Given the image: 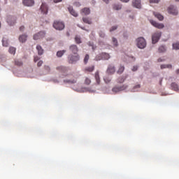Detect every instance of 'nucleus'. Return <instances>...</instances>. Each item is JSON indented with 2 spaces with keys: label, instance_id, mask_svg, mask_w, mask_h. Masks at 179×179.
<instances>
[{
  "label": "nucleus",
  "instance_id": "13d9d810",
  "mask_svg": "<svg viewBox=\"0 0 179 179\" xmlns=\"http://www.w3.org/2000/svg\"><path fill=\"white\" fill-rule=\"evenodd\" d=\"M81 29H82L83 30H85V28H84V27H81Z\"/></svg>",
  "mask_w": 179,
  "mask_h": 179
},
{
  "label": "nucleus",
  "instance_id": "4468645a",
  "mask_svg": "<svg viewBox=\"0 0 179 179\" xmlns=\"http://www.w3.org/2000/svg\"><path fill=\"white\" fill-rule=\"evenodd\" d=\"M22 3L24 6H33L34 0H23Z\"/></svg>",
  "mask_w": 179,
  "mask_h": 179
},
{
  "label": "nucleus",
  "instance_id": "a878e982",
  "mask_svg": "<svg viewBox=\"0 0 179 179\" xmlns=\"http://www.w3.org/2000/svg\"><path fill=\"white\" fill-rule=\"evenodd\" d=\"M171 87L172 90H175V92H177L178 90V85L176 83H172L171 85Z\"/></svg>",
  "mask_w": 179,
  "mask_h": 179
},
{
  "label": "nucleus",
  "instance_id": "20e7f679",
  "mask_svg": "<svg viewBox=\"0 0 179 179\" xmlns=\"http://www.w3.org/2000/svg\"><path fill=\"white\" fill-rule=\"evenodd\" d=\"M128 86L127 85H116L112 89V92L113 93H119V92H122L123 90H125Z\"/></svg>",
  "mask_w": 179,
  "mask_h": 179
},
{
  "label": "nucleus",
  "instance_id": "7ed1b4c3",
  "mask_svg": "<svg viewBox=\"0 0 179 179\" xmlns=\"http://www.w3.org/2000/svg\"><path fill=\"white\" fill-rule=\"evenodd\" d=\"M136 41L137 47H138V48L143 49L145 48V47H146V41L143 37H140L137 38Z\"/></svg>",
  "mask_w": 179,
  "mask_h": 179
},
{
  "label": "nucleus",
  "instance_id": "473e14b6",
  "mask_svg": "<svg viewBox=\"0 0 179 179\" xmlns=\"http://www.w3.org/2000/svg\"><path fill=\"white\" fill-rule=\"evenodd\" d=\"M75 41L76 44H80V43H82V39H80V37H79L78 36H76L75 37Z\"/></svg>",
  "mask_w": 179,
  "mask_h": 179
},
{
  "label": "nucleus",
  "instance_id": "603ef678",
  "mask_svg": "<svg viewBox=\"0 0 179 179\" xmlns=\"http://www.w3.org/2000/svg\"><path fill=\"white\" fill-rule=\"evenodd\" d=\"M163 61H166V59H163L162 58L158 59L159 62H163Z\"/></svg>",
  "mask_w": 179,
  "mask_h": 179
},
{
  "label": "nucleus",
  "instance_id": "412c9836",
  "mask_svg": "<svg viewBox=\"0 0 179 179\" xmlns=\"http://www.w3.org/2000/svg\"><path fill=\"white\" fill-rule=\"evenodd\" d=\"M36 50L38 51V55H43V54L44 53V50L43 49V48L40 45H38L36 46Z\"/></svg>",
  "mask_w": 179,
  "mask_h": 179
},
{
  "label": "nucleus",
  "instance_id": "5fc2aeb1",
  "mask_svg": "<svg viewBox=\"0 0 179 179\" xmlns=\"http://www.w3.org/2000/svg\"><path fill=\"white\" fill-rule=\"evenodd\" d=\"M45 69H46V71H50V66H45Z\"/></svg>",
  "mask_w": 179,
  "mask_h": 179
},
{
  "label": "nucleus",
  "instance_id": "c03bdc74",
  "mask_svg": "<svg viewBox=\"0 0 179 179\" xmlns=\"http://www.w3.org/2000/svg\"><path fill=\"white\" fill-rule=\"evenodd\" d=\"M99 36H100L102 38H104V37H106V34H104V32H103V31H100V32H99Z\"/></svg>",
  "mask_w": 179,
  "mask_h": 179
},
{
  "label": "nucleus",
  "instance_id": "052dcab7",
  "mask_svg": "<svg viewBox=\"0 0 179 179\" xmlns=\"http://www.w3.org/2000/svg\"><path fill=\"white\" fill-rule=\"evenodd\" d=\"M0 27H1V23H0Z\"/></svg>",
  "mask_w": 179,
  "mask_h": 179
},
{
  "label": "nucleus",
  "instance_id": "c85d7f7f",
  "mask_svg": "<svg viewBox=\"0 0 179 179\" xmlns=\"http://www.w3.org/2000/svg\"><path fill=\"white\" fill-rule=\"evenodd\" d=\"M64 83H70L71 85H73V83H76V79L73 80H64Z\"/></svg>",
  "mask_w": 179,
  "mask_h": 179
},
{
  "label": "nucleus",
  "instance_id": "4d7b16f0",
  "mask_svg": "<svg viewBox=\"0 0 179 179\" xmlns=\"http://www.w3.org/2000/svg\"><path fill=\"white\" fill-rule=\"evenodd\" d=\"M177 75H179V69L176 70Z\"/></svg>",
  "mask_w": 179,
  "mask_h": 179
},
{
  "label": "nucleus",
  "instance_id": "ddd939ff",
  "mask_svg": "<svg viewBox=\"0 0 179 179\" xmlns=\"http://www.w3.org/2000/svg\"><path fill=\"white\" fill-rule=\"evenodd\" d=\"M69 50L75 55H76L78 54V51H79V49H78V46L76 45H71Z\"/></svg>",
  "mask_w": 179,
  "mask_h": 179
},
{
  "label": "nucleus",
  "instance_id": "f257e3e1",
  "mask_svg": "<svg viewBox=\"0 0 179 179\" xmlns=\"http://www.w3.org/2000/svg\"><path fill=\"white\" fill-rule=\"evenodd\" d=\"M53 27L56 30H64L65 29V24L61 21L56 20L53 23Z\"/></svg>",
  "mask_w": 179,
  "mask_h": 179
},
{
  "label": "nucleus",
  "instance_id": "aec40b11",
  "mask_svg": "<svg viewBox=\"0 0 179 179\" xmlns=\"http://www.w3.org/2000/svg\"><path fill=\"white\" fill-rule=\"evenodd\" d=\"M27 40V35L26 34H22L19 37V41H20V43H26Z\"/></svg>",
  "mask_w": 179,
  "mask_h": 179
},
{
  "label": "nucleus",
  "instance_id": "de8ad7c7",
  "mask_svg": "<svg viewBox=\"0 0 179 179\" xmlns=\"http://www.w3.org/2000/svg\"><path fill=\"white\" fill-rule=\"evenodd\" d=\"M131 71H133V72L138 71V66H134Z\"/></svg>",
  "mask_w": 179,
  "mask_h": 179
},
{
  "label": "nucleus",
  "instance_id": "a211bd4d",
  "mask_svg": "<svg viewBox=\"0 0 179 179\" xmlns=\"http://www.w3.org/2000/svg\"><path fill=\"white\" fill-rule=\"evenodd\" d=\"M68 9L72 16H74V17H78V13H76V11L73 10V8L72 6H69Z\"/></svg>",
  "mask_w": 179,
  "mask_h": 179
},
{
  "label": "nucleus",
  "instance_id": "7c9ffc66",
  "mask_svg": "<svg viewBox=\"0 0 179 179\" xmlns=\"http://www.w3.org/2000/svg\"><path fill=\"white\" fill-rule=\"evenodd\" d=\"M8 51L10 54H13V55H15V54L16 53V48H15L14 47H10Z\"/></svg>",
  "mask_w": 179,
  "mask_h": 179
},
{
  "label": "nucleus",
  "instance_id": "09e8293b",
  "mask_svg": "<svg viewBox=\"0 0 179 179\" xmlns=\"http://www.w3.org/2000/svg\"><path fill=\"white\" fill-rule=\"evenodd\" d=\"M41 65H43V61H39L38 62V64H37V66H38V67H40V66H41Z\"/></svg>",
  "mask_w": 179,
  "mask_h": 179
},
{
  "label": "nucleus",
  "instance_id": "a18cd8bd",
  "mask_svg": "<svg viewBox=\"0 0 179 179\" xmlns=\"http://www.w3.org/2000/svg\"><path fill=\"white\" fill-rule=\"evenodd\" d=\"M40 59V57H38V56H35L34 57V62H37V61H38Z\"/></svg>",
  "mask_w": 179,
  "mask_h": 179
},
{
  "label": "nucleus",
  "instance_id": "dca6fc26",
  "mask_svg": "<svg viewBox=\"0 0 179 179\" xmlns=\"http://www.w3.org/2000/svg\"><path fill=\"white\" fill-rule=\"evenodd\" d=\"M127 78H128V74H124L119 77L117 80V83H124V82H125L127 80Z\"/></svg>",
  "mask_w": 179,
  "mask_h": 179
},
{
  "label": "nucleus",
  "instance_id": "0eeeda50",
  "mask_svg": "<svg viewBox=\"0 0 179 179\" xmlns=\"http://www.w3.org/2000/svg\"><path fill=\"white\" fill-rule=\"evenodd\" d=\"M45 37V31H39L37 34H35L33 36L34 40H41V38H44Z\"/></svg>",
  "mask_w": 179,
  "mask_h": 179
},
{
  "label": "nucleus",
  "instance_id": "864d4df0",
  "mask_svg": "<svg viewBox=\"0 0 179 179\" xmlns=\"http://www.w3.org/2000/svg\"><path fill=\"white\" fill-rule=\"evenodd\" d=\"M105 3H109L110 1L111 0H102Z\"/></svg>",
  "mask_w": 179,
  "mask_h": 179
},
{
  "label": "nucleus",
  "instance_id": "37998d69",
  "mask_svg": "<svg viewBox=\"0 0 179 179\" xmlns=\"http://www.w3.org/2000/svg\"><path fill=\"white\" fill-rule=\"evenodd\" d=\"M160 0H150V3H159Z\"/></svg>",
  "mask_w": 179,
  "mask_h": 179
},
{
  "label": "nucleus",
  "instance_id": "9d476101",
  "mask_svg": "<svg viewBox=\"0 0 179 179\" xmlns=\"http://www.w3.org/2000/svg\"><path fill=\"white\" fill-rule=\"evenodd\" d=\"M7 23L10 26H13V24H15L16 23V17L9 15L7 18Z\"/></svg>",
  "mask_w": 179,
  "mask_h": 179
},
{
  "label": "nucleus",
  "instance_id": "c9c22d12",
  "mask_svg": "<svg viewBox=\"0 0 179 179\" xmlns=\"http://www.w3.org/2000/svg\"><path fill=\"white\" fill-rule=\"evenodd\" d=\"M90 57L89 56V55H86L84 57V64L86 65L87 64V62H89V59H90Z\"/></svg>",
  "mask_w": 179,
  "mask_h": 179
},
{
  "label": "nucleus",
  "instance_id": "79ce46f5",
  "mask_svg": "<svg viewBox=\"0 0 179 179\" xmlns=\"http://www.w3.org/2000/svg\"><path fill=\"white\" fill-rule=\"evenodd\" d=\"M138 89H141V85L134 86L133 88V92H138Z\"/></svg>",
  "mask_w": 179,
  "mask_h": 179
},
{
  "label": "nucleus",
  "instance_id": "f03ea898",
  "mask_svg": "<svg viewBox=\"0 0 179 179\" xmlns=\"http://www.w3.org/2000/svg\"><path fill=\"white\" fill-rule=\"evenodd\" d=\"M57 71H59L62 75V78H65V76H68V68L62 66H57L56 68Z\"/></svg>",
  "mask_w": 179,
  "mask_h": 179
},
{
  "label": "nucleus",
  "instance_id": "bf43d9fd",
  "mask_svg": "<svg viewBox=\"0 0 179 179\" xmlns=\"http://www.w3.org/2000/svg\"><path fill=\"white\" fill-rule=\"evenodd\" d=\"M176 2H179V0H176Z\"/></svg>",
  "mask_w": 179,
  "mask_h": 179
},
{
  "label": "nucleus",
  "instance_id": "6e6d98bb",
  "mask_svg": "<svg viewBox=\"0 0 179 179\" xmlns=\"http://www.w3.org/2000/svg\"><path fill=\"white\" fill-rule=\"evenodd\" d=\"M120 1L121 2H125V3L129 2V0H120Z\"/></svg>",
  "mask_w": 179,
  "mask_h": 179
},
{
  "label": "nucleus",
  "instance_id": "6e6552de",
  "mask_svg": "<svg viewBox=\"0 0 179 179\" xmlns=\"http://www.w3.org/2000/svg\"><path fill=\"white\" fill-rule=\"evenodd\" d=\"M106 73L108 75H114L115 73V66L109 64L106 70Z\"/></svg>",
  "mask_w": 179,
  "mask_h": 179
},
{
  "label": "nucleus",
  "instance_id": "f3484780",
  "mask_svg": "<svg viewBox=\"0 0 179 179\" xmlns=\"http://www.w3.org/2000/svg\"><path fill=\"white\" fill-rule=\"evenodd\" d=\"M133 6L134 8H137V9H141L142 8V6L141 5V0H133Z\"/></svg>",
  "mask_w": 179,
  "mask_h": 179
},
{
  "label": "nucleus",
  "instance_id": "2f4dec72",
  "mask_svg": "<svg viewBox=\"0 0 179 179\" xmlns=\"http://www.w3.org/2000/svg\"><path fill=\"white\" fill-rule=\"evenodd\" d=\"M113 8L114 10H120V9H121V8H122V6L120 4H115V5H113Z\"/></svg>",
  "mask_w": 179,
  "mask_h": 179
},
{
  "label": "nucleus",
  "instance_id": "4c0bfd02",
  "mask_svg": "<svg viewBox=\"0 0 179 179\" xmlns=\"http://www.w3.org/2000/svg\"><path fill=\"white\" fill-rule=\"evenodd\" d=\"M173 50H179V42L173 44Z\"/></svg>",
  "mask_w": 179,
  "mask_h": 179
},
{
  "label": "nucleus",
  "instance_id": "49530a36",
  "mask_svg": "<svg viewBox=\"0 0 179 179\" xmlns=\"http://www.w3.org/2000/svg\"><path fill=\"white\" fill-rule=\"evenodd\" d=\"M117 26H113L110 28V31H114V30H117Z\"/></svg>",
  "mask_w": 179,
  "mask_h": 179
},
{
  "label": "nucleus",
  "instance_id": "9b49d317",
  "mask_svg": "<svg viewBox=\"0 0 179 179\" xmlns=\"http://www.w3.org/2000/svg\"><path fill=\"white\" fill-rule=\"evenodd\" d=\"M77 61H79V55H76L75 56L73 55L69 56V64H73V62H76Z\"/></svg>",
  "mask_w": 179,
  "mask_h": 179
},
{
  "label": "nucleus",
  "instance_id": "f8f14e48",
  "mask_svg": "<svg viewBox=\"0 0 179 179\" xmlns=\"http://www.w3.org/2000/svg\"><path fill=\"white\" fill-rule=\"evenodd\" d=\"M41 10L43 15H47V13H48V7L47 6V4L43 3L41 6Z\"/></svg>",
  "mask_w": 179,
  "mask_h": 179
},
{
  "label": "nucleus",
  "instance_id": "72a5a7b5",
  "mask_svg": "<svg viewBox=\"0 0 179 179\" xmlns=\"http://www.w3.org/2000/svg\"><path fill=\"white\" fill-rule=\"evenodd\" d=\"M84 83H85V85H90V83H92V80H90V78L86 77L85 80L84 81Z\"/></svg>",
  "mask_w": 179,
  "mask_h": 179
},
{
  "label": "nucleus",
  "instance_id": "4be33fe9",
  "mask_svg": "<svg viewBox=\"0 0 179 179\" xmlns=\"http://www.w3.org/2000/svg\"><path fill=\"white\" fill-rule=\"evenodd\" d=\"M124 71H125V67L122 65H120L118 68V70L117 71V75H121L124 73Z\"/></svg>",
  "mask_w": 179,
  "mask_h": 179
},
{
  "label": "nucleus",
  "instance_id": "e433bc0d",
  "mask_svg": "<svg viewBox=\"0 0 179 179\" xmlns=\"http://www.w3.org/2000/svg\"><path fill=\"white\" fill-rule=\"evenodd\" d=\"M166 68H172L171 64H162L161 65V69H166Z\"/></svg>",
  "mask_w": 179,
  "mask_h": 179
},
{
  "label": "nucleus",
  "instance_id": "b1692460",
  "mask_svg": "<svg viewBox=\"0 0 179 179\" xmlns=\"http://www.w3.org/2000/svg\"><path fill=\"white\" fill-rule=\"evenodd\" d=\"M154 16H155V17H157V19H158V20H163V19H164V17H163V15H162L160 13H154Z\"/></svg>",
  "mask_w": 179,
  "mask_h": 179
},
{
  "label": "nucleus",
  "instance_id": "f704fd0d",
  "mask_svg": "<svg viewBox=\"0 0 179 179\" xmlns=\"http://www.w3.org/2000/svg\"><path fill=\"white\" fill-rule=\"evenodd\" d=\"M2 43H3V47H8V45H9V43H8V40H6L5 38H3Z\"/></svg>",
  "mask_w": 179,
  "mask_h": 179
},
{
  "label": "nucleus",
  "instance_id": "6ab92c4d",
  "mask_svg": "<svg viewBox=\"0 0 179 179\" xmlns=\"http://www.w3.org/2000/svg\"><path fill=\"white\" fill-rule=\"evenodd\" d=\"M81 15H90V8H84L80 11Z\"/></svg>",
  "mask_w": 179,
  "mask_h": 179
},
{
  "label": "nucleus",
  "instance_id": "ea45409f",
  "mask_svg": "<svg viewBox=\"0 0 179 179\" xmlns=\"http://www.w3.org/2000/svg\"><path fill=\"white\" fill-rule=\"evenodd\" d=\"M112 41H113V45H115V47L118 45V41L115 38H113Z\"/></svg>",
  "mask_w": 179,
  "mask_h": 179
},
{
  "label": "nucleus",
  "instance_id": "2eb2a0df",
  "mask_svg": "<svg viewBox=\"0 0 179 179\" xmlns=\"http://www.w3.org/2000/svg\"><path fill=\"white\" fill-rule=\"evenodd\" d=\"M151 24H152V26H154V27H156L157 29H163L164 27V25L163 24H160L155 21H151Z\"/></svg>",
  "mask_w": 179,
  "mask_h": 179
},
{
  "label": "nucleus",
  "instance_id": "cd10ccee",
  "mask_svg": "<svg viewBox=\"0 0 179 179\" xmlns=\"http://www.w3.org/2000/svg\"><path fill=\"white\" fill-rule=\"evenodd\" d=\"M66 52V50H60L58 51L57 52V57H58L59 58H61V57H62V55H64V53Z\"/></svg>",
  "mask_w": 179,
  "mask_h": 179
},
{
  "label": "nucleus",
  "instance_id": "c756f323",
  "mask_svg": "<svg viewBox=\"0 0 179 179\" xmlns=\"http://www.w3.org/2000/svg\"><path fill=\"white\" fill-rule=\"evenodd\" d=\"M14 63H15V65H16V66H22V65H23V62H22V61H20L18 59H15Z\"/></svg>",
  "mask_w": 179,
  "mask_h": 179
},
{
  "label": "nucleus",
  "instance_id": "393cba45",
  "mask_svg": "<svg viewBox=\"0 0 179 179\" xmlns=\"http://www.w3.org/2000/svg\"><path fill=\"white\" fill-rule=\"evenodd\" d=\"M83 21L87 24H92V19L89 17H83Z\"/></svg>",
  "mask_w": 179,
  "mask_h": 179
},
{
  "label": "nucleus",
  "instance_id": "58836bf2",
  "mask_svg": "<svg viewBox=\"0 0 179 179\" xmlns=\"http://www.w3.org/2000/svg\"><path fill=\"white\" fill-rule=\"evenodd\" d=\"M166 51V47L165 46H160L159 48V52H165Z\"/></svg>",
  "mask_w": 179,
  "mask_h": 179
},
{
  "label": "nucleus",
  "instance_id": "423d86ee",
  "mask_svg": "<svg viewBox=\"0 0 179 179\" xmlns=\"http://www.w3.org/2000/svg\"><path fill=\"white\" fill-rule=\"evenodd\" d=\"M101 59H110V55L106 52H102L95 57L96 61H100Z\"/></svg>",
  "mask_w": 179,
  "mask_h": 179
},
{
  "label": "nucleus",
  "instance_id": "39448f33",
  "mask_svg": "<svg viewBox=\"0 0 179 179\" xmlns=\"http://www.w3.org/2000/svg\"><path fill=\"white\" fill-rule=\"evenodd\" d=\"M160 37H162V32L157 31L154 33L152 36V44H156L160 40Z\"/></svg>",
  "mask_w": 179,
  "mask_h": 179
},
{
  "label": "nucleus",
  "instance_id": "1a4fd4ad",
  "mask_svg": "<svg viewBox=\"0 0 179 179\" xmlns=\"http://www.w3.org/2000/svg\"><path fill=\"white\" fill-rule=\"evenodd\" d=\"M168 13H169L170 15H178V11L177 10V8H175L174 6H170L169 7H168Z\"/></svg>",
  "mask_w": 179,
  "mask_h": 179
},
{
  "label": "nucleus",
  "instance_id": "5701e85b",
  "mask_svg": "<svg viewBox=\"0 0 179 179\" xmlns=\"http://www.w3.org/2000/svg\"><path fill=\"white\" fill-rule=\"evenodd\" d=\"M94 71V66H90L84 69V72H93Z\"/></svg>",
  "mask_w": 179,
  "mask_h": 179
},
{
  "label": "nucleus",
  "instance_id": "3c124183",
  "mask_svg": "<svg viewBox=\"0 0 179 179\" xmlns=\"http://www.w3.org/2000/svg\"><path fill=\"white\" fill-rule=\"evenodd\" d=\"M24 30V26H21L20 27V31H23Z\"/></svg>",
  "mask_w": 179,
  "mask_h": 179
},
{
  "label": "nucleus",
  "instance_id": "bb28decb",
  "mask_svg": "<svg viewBox=\"0 0 179 179\" xmlns=\"http://www.w3.org/2000/svg\"><path fill=\"white\" fill-rule=\"evenodd\" d=\"M94 78L96 80L97 85H100V75L99 74V71H96Z\"/></svg>",
  "mask_w": 179,
  "mask_h": 179
},
{
  "label": "nucleus",
  "instance_id": "8fccbe9b",
  "mask_svg": "<svg viewBox=\"0 0 179 179\" xmlns=\"http://www.w3.org/2000/svg\"><path fill=\"white\" fill-rule=\"evenodd\" d=\"M53 2H55V3H58V2H62V0H53Z\"/></svg>",
  "mask_w": 179,
  "mask_h": 179
},
{
  "label": "nucleus",
  "instance_id": "a19ab883",
  "mask_svg": "<svg viewBox=\"0 0 179 179\" xmlns=\"http://www.w3.org/2000/svg\"><path fill=\"white\" fill-rule=\"evenodd\" d=\"M103 80L105 83H110V82H111V78L109 77H106L103 78Z\"/></svg>",
  "mask_w": 179,
  "mask_h": 179
}]
</instances>
